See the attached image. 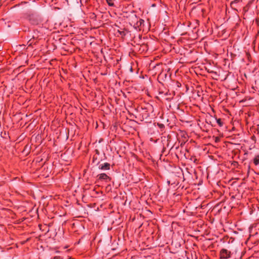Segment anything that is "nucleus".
<instances>
[{"label": "nucleus", "mask_w": 259, "mask_h": 259, "mask_svg": "<svg viewBox=\"0 0 259 259\" xmlns=\"http://www.w3.org/2000/svg\"><path fill=\"white\" fill-rule=\"evenodd\" d=\"M106 2L110 6H113L114 5L113 3L112 2V0H106Z\"/></svg>", "instance_id": "39448f33"}, {"label": "nucleus", "mask_w": 259, "mask_h": 259, "mask_svg": "<svg viewBox=\"0 0 259 259\" xmlns=\"http://www.w3.org/2000/svg\"><path fill=\"white\" fill-rule=\"evenodd\" d=\"M139 22H140V24L141 25L142 23H144V20L141 19L140 20Z\"/></svg>", "instance_id": "0eeeda50"}, {"label": "nucleus", "mask_w": 259, "mask_h": 259, "mask_svg": "<svg viewBox=\"0 0 259 259\" xmlns=\"http://www.w3.org/2000/svg\"><path fill=\"white\" fill-rule=\"evenodd\" d=\"M230 251L226 249H222L220 252L221 258L222 259H227L230 257Z\"/></svg>", "instance_id": "f257e3e1"}, {"label": "nucleus", "mask_w": 259, "mask_h": 259, "mask_svg": "<svg viewBox=\"0 0 259 259\" xmlns=\"http://www.w3.org/2000/svg\"><path fill=\"white\" fill-rule=\"evenodd\" d=\"M253 162L255 165L259 164V155H257L255 157L253 160Z\"/></svg>", "instance_id": "20e7f679"}, {"label": "nucleus", "mask_w": 259, "mask_h": 259, "mask_svg": "<svg viewBox=\"0 0 259 259\" xmlns=\"http://www.w3.org/2000/svg\"><path fill=\"white\" fill-rule=\"evenodd\" d=\"M99 178L101 180H107L109 179V177L105 174H101L99 175Z\"/></svg>", "instance_id": "7ed1b4c3"}, {"label": "nucleus", "mask_w": 259, "mask_h": 259, "mask_svg": "<svg viewBox=\"0 0 259 259\" xmlns=\"http://www.w3.org/2000/svg\"><path fill=\"white\" fill-rule=\"evenodd\" d=\"M217 122L220 125H222V122H221V119H217Z\"/></svg>", "instance_id": "423d86ee"}, {"label": "nucleus", "mask_w": 259, "mask_h": 259, "mask_svg": "<svg viewBox=\"0 0 259 259\" xmlns=\"http://www.w3.org/2000/svg\"><path fill=\"white\" fill-rule=\"evenodd\" d=\"M53 259H61L59 256H55Z\"/></svg>", "instance_id": "6e6552de"}, {"label": "nucleus", "mask_w": 259, "mask_h": 259, "mask_svg": "<svg viewBox=\"0 0 259 259\" xmlns=\"http://www.w3.org/2000/svg\"><path fill=\"white\" fill-rule=\"evenodd\" d=\"M99 168L103 170L109 169L110 168V164L108 163H105L103 164L100 165Z\"/></svg>", "instance_id": "f03ea898"}]
</instances>
